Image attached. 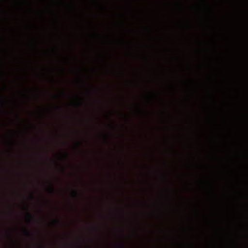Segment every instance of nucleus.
<instances>
[{
    "mask_svg": "<svg viewBox=\"0 0 248 248\" xmlns=\"http://www.w3.org/2000/svg\"><path fill=\"white\" fill-rule=\"evenodd\" d=\"M27 219H28V220L29 222L31 221L32 220H33V217H32V216H31V215L30 213H29V212H28V213H27Z\"/></svg>",
    "mask_w": 248,
    "mask_h": 248,
    "instance_id": "f03ea898",
    "label": "nucleus"
},
{
    "mask_svg": "<svg viewBox=\"0 0 248 248\" xmlns=\"http://www.w3.org/2000/svg\"><path fill=\"white\" fill-rule=\"evenodd\" d=\"M53 222H54L55 224H58V223H60V219H58V218H56V219H55L54 220Z\"/></svg>",
    "mask_w": 248,
    "mask_h": 248,
    "instance_id": "39448f33",
    "label": "nucleus"
},
{
    "mask_svg": "<svg viewBox=\"0 0 248 248\" xmlns=\"http://www.w3.org/2000/svg\"><path fill=\"white\" fill-rule=\"evenodd\" d=\"M31 199H34V195H33V194H31Z\"/></svg>",
    "mask_w": 248,
    "mask_h": 248,
    "instance_id": "423d86ee",
    "label": "nucleus"
},
{
    "mask_svg": "<svg viewBox=\"0 0 248 248\" xmlns=\"http://www.w3.org/2000/svg\"><path fill=\"white\" fill-rule=\"evenodd\" d=\"M80 145V142H78V147Z\"/></svg>",
    "mask_w": 248,
    "mask_h": 248,
    "instance_id": "0eeeda50",
    "label": "nucleus"
},
{
    "mask_svg": "<svg viewBox=\"0 0 248 248\" xmlns=\"http://www.w3.org/2000/svg\"><path fill=\"white\" fill-rule=\"evenodd\" d=\"M48 190L51 194H53L54 193V188L53 186L50 185L48 188Z\"/></svg>",
    "mask_w": 248,
    "mask_h": 248,
    "instance_id": "f257e3e1",
    "label": "nucleus"
},
{
    "mask_svg": "<svg viewBox=\"0 0 248 248\" xmlns=\"http://www.w3.org/2000/svg\"><path fill=\"white\" fill-rule=\"evenodd\" d=\"M24 231H25V234L28 237H30L31 236V233L29 230H28L27 229H25Z\"/></svg>",
    "mask_w": 248,
    "mask_h": 248,
    "instance_id": "20e7f679",
    "label": "nucleus"
},
{
    "mask_svg": "<svg viewBox=\"0 0 248 248\" xmlns=\"http://www.w3.org/2000/svg\"><path fill=\"white\" fill-rule=\"evenodd\" d=\"M121 246H122V247H124V244H122V245H121Z\"/></svg>",
    "mask_w": 248,
    "mask_h": 248,
    "instance_id": "1a4fd4ad",
    "label": "nucleus"
},
{
    "mask_svg": "<svg viewBox=\"0 0 248 248\" xmlns=\"http://www.w3.org/2000/svg\"><path fill=\"white\" fill-rule=\"evenodd\" d=\"M76 105H77V106H79V103H77V104H76Z\"/></svg>",
    "mask_w": 248,
    "mask_h": 248,
    "instance_id": "6e6552de",
    "label": "nucleus"
},
{
    "mask_svg": "<svg viewBox=\"0 0 248 248\" xmlns=\"http://www.w3.org/2000/svg\"><path fill=\"white\" fill-rule=\"evenodd\" d=\"M66 157H67L68 155L66 154L65 155Z\"/></svg>",
    "mask_w": 248,
    "mask_h": 248,
    "instance_id": "9d476101",
    "label": "nucleus"
},
{
    "mask_svg": "<svg viewBox=\"0 0 248 248\" xmlns=\"http://www.w3.org/2000/svg\"><path fill=\"white\" fill-rule=\"evenodd\" d=\"M72 194L75 198H77L78 196V193L76 190H73L72 191Z\"/></svg>",
    "mask_w": 248,
    "mask_h": 248,
    "instance_id": "7ed1b4c3",
    "label": "nucleus"
}]
</instances>
